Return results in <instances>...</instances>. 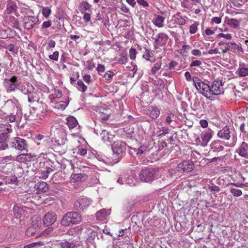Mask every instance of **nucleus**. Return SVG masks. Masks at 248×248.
<instances>
[{
  "mask_svg": "<svg viewBox=\"0 0 248 248\" xmlns=\"http://www.w3.org/2000/svg\"><path fill=\"white\" fill-rule=\"evenodd\" d=\"M28 102L30 103H32L36 101L35 94L34 93H30L28 94Z\"/></svg>",
  "mask_w": 248,
  "mask_h": 248,
  "instance_id": "79ce46f5",
  "label": "nucleus"
},
{
  "mask_svg": "<svg viewBox=\"0 0 248 248\" xmlns=\"http://www.w3.org/2000/svg\"><path fill=\"white\" fill-rule=\"evenodd\" d=\"M90 7V5L87 2H83L80 4V10L82 12L89 9Z\"/></svg>",
  "mask_w": 248,
  "mask_h": 248,
  "instance_id": "e433bc0d",
  "label": "nucleus"
},
{
  "mask_svg": "<svg viewBox=\"0 0 248 248\" xmlns=\"http://www.w3.org/2000/svg\"><path fill=\"white\" fill-rule=\"evenodd\" d=\"M23 20L24 27L28 30L33 28L39 21L38 18L34 16H25Z\"/></svg>",
  "mask_w": 248,
  "mask_h": 248,
  "instance_id": "f8f14e48",
  "label": "nucleus"
},
{
  "mask_svg": "<svg viewBox=\"0 0 248 248\" xmlns=\"http://www.w3.org/2000/svg\"><path fill=\"white\" fill-rule=\"evenodd\" d=\"M169 36L165 33H160L155 39L154 45L162 46L167 44Z\"/></svg>",
  "mask_w": 248,
  "mask_h": 248,
  "instance_id": "f3484780",
  "label": "nucleus"
},
{
  "mask_svg": "<svg viewBox=\"0 0 248 248\" xmlns=\"http://www.w3.org/2000/svg\"><path fill=\"white\" fill-rule=\"evenodd\" d=\"M94 132L97 134H100L102 140L104 142H106L107 141H109V137L108 135V132L105 129H103L102 128H96L94 129Z\"/></svg>",
  "mask_w": 248,
  "mask_h": 248,
  "instance_id": "412c9836",
  "label": "nucleus"
},
{
  "mask_svg": "<svg viewBox=\"0 0 248 248\" xmlns=\"http://www.w3.org/2000/svg\"><path fill=\"white\" fill-rule=\"evenodd\" d=\"M78 154L81 156H84L87 154V150L83 147L79 148L78 149Z\"/></svg>",
  "mask_w": 248,
  "mask_h": 248,
  "instance_id": "052dcab7",
  "label": "nucleus"
},
{
  "mask_svg": "<svg viewBox=\"0 0 248 248\" xmlns=\"http://www.w3.org/2000/svg\"><path fill=\"white\" fill-rule=\"evenodd\" d=\"M57 220V215L55 212H48L44 216L43 223L46 226L53 224Z\"/></svg>",
  "mask_w": 248,
  "mask_h": 248,
  "instance_id": "4468645a",
  "label": "nucleus"
},
{
  "mask_svg": "<svg viewBox=\"0 0 248 248\" xmlns=\"http://www.w3.org/2000/svg\"><path fill=\"white\" fill-rule=\"evenodd\" d=\"M7 132L4 131L0 134V143H7V140L9 138V129H7Z\"/></svg>",
  "mask_w": 248,
  "mask_h": 248,
  "instance_id": "c85d7f7f",
  "label": "nucleus"
},
{
  "mask_svg": "<svg viewBox=\"0 0 248 248\" xmlns=\"http://www.w3.org/2000/svg\"><path fill=\"white\" fill-rule=\"evenodd\" d=\"M72 179L74 182L82 181L86 179V176L82 173L74 174L72 175Z\"/></svg>",
  "mask_w": 248,
  "mask_h": 248,
  "instance_id": "c756f323",
  "label": "nucleus"
},
{
  "mask_svg": "<svg viewBox=\"0 0 248 248\" xmlns=\"http://www.w3.org/2000/svg\"><path fill=\"white\" fill-rule=\"evenodd\" d=\"M92 203V201L88 198H85L76 201L74 204V208L78 211H83L88 207Z\"/></svg>",
  "mask_w": 248,
  "mask_h": 248,
  "instance_id": "9d476101",
  "label": "nucleus"
},
{
  "mask_svg": "<svg viewBox=\"0 0 248 248\" xmlns=\"http://www.w3.org/2000/svg\"><path fill=\"white\" fill-rule=\"evenodd\" d=\"M137 54L136 50L135 48H130L129 50V56L131 60H134L136 58Z\"/></svg>",
  "mask_w": 248,
  "mask_h": 248,
  "instance_id": "5fc2aeb1",
  "label": "nucleus"
},
{
  "mask_svg": "<svg viewBox=\"0 0 248 248\" xmlns=\"http://www.w3.org/2000/svg\"><path fill=\"white\" fill-rule=\"evenodd\" d=\"M10 145L11 147L20 151H27L28 146L27 141L19 137L13 138L10 142Z\"/></svg>",
  "mask_w": 248,
  "mask_h": 248,
  "instance_id": "0eeeda50",
  "label": "nucleus"
},
{
  "mask_svg": "<svg viewBox=\"0 0 248 248\" xmlns=\"http://www.w3.org/2000/svg\"><path fill=\"white\" fill-rule=\"evenodd\" d=\"M17 6L15 3H11L7 6L6 11L8 14L16 12L17 10Z\"/></svg>",
  "mask_w": 248,
  "mask_h": 248,
  "instance_id": "473e14b6",
  "label": "nucleus"
},
{
  "mask_svg": "<svg viewBox=\"0 0 248 248\" xmlns=\"http://www.w3.org/2000/svg\"><path fill=\"white\" fill-rule=\"evenodd\" d=\"M214 131L210 128H207L202 132L201 137L195 139V143L197 145L205 147L207 146L209 141L214 135Z\"/></svg>",
  "mask_w": 248,
  "mask_h": 248,
  "instance_id": "20e7f679",
  "label": "nucleus"
},
{
  "mask_svg": "<svg viewBox=\"0 0 248 248\" xmlns=\"http://www.w3.org/2000/svg\"><path fill=\"white\" fill-rule=\"evenodd\" d=\"M110 214L109 210L103 209L98 211L96 214V218L98 220H103Z\"/></svg>",
  "mask_w": 248,
  "mask_h": 248,
  "instance_id": "4be33fe9",
  "label": "nucleus"
},
{
  "mask_svg": "<svg viewBox=\"0 0 248 248\" xmlns=\"http://www.w3.org/2000/svg\"><path fill=\"white\" fill-rule=\"evenodd\" d=\"M41 224V220H36V219H33L32 220L31 225V227H33L34 228L36 229H38L39 226Z\"/></svg>",
  "mask_w": 248,
  "mask_h": 248,
  "instance_id": "c03bdc74",
  "label": "nucleus"
},
{
  "mask_svg": "<svg viewBox=\"0 0 248 248\" xmlns=\"http://www.w3.org/2000/svg\"><path fill=\"white\" fill-rule=\"evenodd\" d=\"M174 17L175 22L179 25H184L186 23L185 18L181 16L180 13H177L175 15Z\"/></svg>",
  "mask_w": 248,
  "mask_h": 248,
  "instance_id": "bb28decb",
  "label": "nucleus"
},
{
  "mask_svg": "<svg viewBox=\"0 0 248 248\" xmlns=\"http://www.w3.org/2000/svg\"><path fill=\"white\" fill-rule=\"evenodd\" d=\"M67 124L70 129H73L78 125V122L74 117L69 116L67 118Z\"/></svg>",
  "mask_w": 248,
  "mask_h": 248,
  "instance_id": "b1692460",
  "label": "nucleus"
},
{
  "mask_svg": "<svg viewBox=\"0 0 248 248\" xmlns=\"http://www.w3.org/2000/svg\"><path fill=\"white\" fill-rule=\"evenodd\" d=\"M199 23L197 22H195L192 24L189 28V32L191 34H194L196 32Z\"/></svg>",
  "mask_w": 248,
  "mask_h": 248,
  "instance_id": "c9c22d12",
  "label": "nucleus"
},
{
  "mask_svg": "<svg viewBox=\"0 0 248 248\" xmlns=\"http://www.w3.org/2000/svg\"><path fill=\"white\" fill-rule=\"evenodd\" d=\"M60 245L62 248H75L76 247L74 243L66 241L60 243Z\"/></svg>",
  "mask_w": 248,
  "mask_h": 248,
  "instance_id": "7c9ffc66",
  "label": "nucleus"
},
{
  "mask_svg": "<svg viewBox=\"0 0 248 248\" xmlns=\"http://www.w3.org/2000/svg\"><path fill=\"white\" fill-rule=\"evenodd\" d=\"M221 22V18L219 17H213L211 19V23H216L218 24Z\"/></svg>",
  "mask_w": 248,
  "mask_h": 248,
  "instance_id": "bf43d9fd",
  "label": "nucleus"
},
{
  "mask_svg": "<svg viewBox=\"0 0 248 248\" xmlns=\"http://www.w3.org/2000/svg\"><path fill=\"white\" fill-rule=\"evenodd\" d=\"M191 53L193 55L200 57L202 55V52L199 49H193L191 51Z\"/></svg>",
  "mask_w": 248,
  "mask_h": 248,
  "instance_id": "69168bd1",
  "label": "nucleus"
},
{
  "mask_svg": "<svg viewBox=\"0 0 248 248\" xmlns=\"http://www.w3.org/2000/svg\"><path fill=\"white\" fill-rule=\"evenodd\" d=\"M69 101H60L57 104L59 108L64 109L68 105Z\"/></svg>",
  "mask_w": 248,
  "mask_h": 248,
  "instance_id": "de8ad7c7",
  "label": "nucleus"
},
{
  "mask_svg": "<svg viewBox=\"0 0 248 248\" xmlns=\"http://www.w3.org/2000/svg\"><path fill=\"white\" fill-rule=\"evenodd\" d=\"M51 25V21L50 20H48L47 21H45L42 24V29H46L50 27Z\"/></svg>",
  "mask_w": 248,
  "mask_h": 248,
  "instance_id": "680f3d73",
  "label": "nucleus"
},
{
  "mask_svg": "<svg viewBox=\"0 0 248 248\" xmlns=\"http://www.w3.org/2000/svg\"><path fill=\"white\" fill-rule=\"evenodd\" d=\"M16 76H13L11 78H5L3 81V85L8 93L14 92L19 85Z\"/></svg>",
  "mask_w": 248,
  "mask_h": 248,
  "instance_id": "1a4fd4ad",
  "label": "nucleus"
},
{
  "mask_svg": "<svg viewBox=\"0 0 248 248\" xmlns=\"http://www.w3.org/2000/svg\"><path fill=\"white\" fill-rule=\"evenodd\" d=\"M34 157V156L33 155H31V154H25V163L31 161L32 160Z\"/></svg>",
  "mask_w": 248,
  "mask_h": 248,
  "instance_id": "6e6d98bb",
  "label": "nucleus"
},
{
  "mask_svg": "<svg viewBox=\"0 0 248 248\" xmlns=\"http://www.w3.org/2000/svg\"><path fill=\"white\" fill-rule=\"evenodd\" d=\"M230 51L234 53H237L239 52H243V48L236 43H226V46L224 48L222 49V53H225Z\"/></svg>",
  "mask_w": 248,
  "mask_h": 248,
  "instance_id": "ddd939ff",
  "label": "nucleus"
},
{
  "mask_svg": "<svg viewBox=\"0 0 248 248\" xmlns=\"http://www.w3.org/2000/svg\"><path fill=\"white\" fill-rule=\"evenodd\" d=\"M37 187L38 191L42 192H46L48 190L47 184L44 182L38 183Z\"/></svg>",
  "mask_w": 248,
  "mask_h": 248,
  "instance_id": "cd10ccee",
  "label": "nucleus"
},
{
  "mask_svg": "<svg viewBox=\"0 0 248 248\" xmlns=\"http://www.w3.org/2000/svg\"><path fill=\"white\" fill-rule=\"evenodd\" d=\"M82 217L81 215L76 212H69L65 214L61 220V224L65 227L70 226L80 222Z\"/></svg>",
  "mask_w": 248,
  "mask_h": 248,
  "instance_id": "f03ea898",
  "label": "nucleus"
},
{
  "mask_svg": "<svg viewBox=\"0 0 248 248\" xmlns=\"http://www.w3.org/2000/svg\"><path fill=\"white\" fill-rule=\"evenodd\" d=\"M161 65V62H156L152 68L151 72L153 74H155L156 71L159 70Z\"/></svg>",
  "mask_w": 248,
  "mask_h": 248,
  "instance_id": "a18cd8bd",
  "label": "nucleus"
},
{
  "mask_svg": "<svg viewBox=\"0 0 248 248\" xmlns=\"http://www.w3.org/2000/svg\"><path fill=\"white\" fill-rule=\"evenodd\" d=\"M240 20L234 18H228L227 19V24L231 28L237 29L239 27Z\"/></svg>",
  "mask_w": 248,
  "mask_h": 248,
  "instance_id": "393cba45",
  "label": "nucleus"
},
{
  "mask_svg": "<svg viewBox=\"0 0 248 248\" xmlns=\"http://www.w3.org/2000/svg\"><path fill=\"white\" fill-rule=\"evenodd\" d=\"M3 108L10 114L16 112L18 110L16 104L12 100H8L3 107Z\"/></svg>",
  "mask_w": 248,
  "mask_h": 248,
  "instance_id": "2eb2a0df",
  "label": "nucleus"
},
{
  "mask_svg": "<svg viewBox=\"0 0 248 248\" xmlns=\"http://www.w3.org/2000/svg\"><path fill=\"white\" fill-rule=\"evenodd\" d=\"M208 189L213 192V194H215L216 192H218L220 191V188L218 186L216 185H212L209 186L208 187Z\"/></svg>",
  "mask_w": 248,
  "mask_h": 248,
  "instance_id": "864d4df0",
  "label": "nucleus"
},
{
  "mask_svg": "<svg viewBox=\"0 0 248 248\" xmlns=\"http://www.w3.org/2000/svg\"><path fill=\"white\" fill-rule=\"evenodd\" d=\"M217 137L223 140H229L231 137L230 129L228 126H225L223 129L218 131Z\"/></svg>",
  "mask_w": 248,
  "mask_h": 248,
  "instance_id": "dca6fc26",
  "label": "nucleus"
},
{
  "mask_svg": "<svg viewBox=\"0 0 248 248\" xmlns=\"http://www.w3.org/2000/svg\"><path fill=\"white\" fill-rule=\"evenodd\" d=\"M237 72L240 77H244L248 76V68L240 67L238 68Z\"/></svg>",
  "mask_w": 248,
  "mask_h": 248,
  "instance_id": "2f4dec72",
  "label": "nucleus"
},
{
  "mask_svg": "<svg viewBox=\"0 0 248 248\" xmlns=\"http://www.w3.org/2000/svg\"><path fill=\"white\" fill-rule=\"evenodd\" d=\"M59 53L58 51H56L53 53L49 56V58L51 60L57 61L59 58Z\"/></svg>",
  "mask_w": 248,
  "mask_h": 248,
  "instance_id": "09e8293b",
  "label": "nucleus"
},
{
  "mask_svg": "<svg viewBox=\"0 0 248 248\" xmlns=\"http://www.w3.org/2000/svg\"><path fill=\"white\" fill-rule=\"evenodd\" d=\"M96 70L98 72H104L105 70V67L104 65L98 64L96 68Z\"/></svg>",
  "mask_w": 248,
  "mask_h": 248,
  "instance_id": "0e129e2a",
  "label": "nucleus"
},
{
  "mask_svg": "<svg viewBox=\"0 0 248 248\" xmlns=\"http://www.w3.org/2000/svg\"><path fill=\"white\" fill-rule=\"evenodd\" d=\"M207 98L212 100L213 95L221 94L224 92L222 81L220 80L214 81L211 85H209Z\"/></svg>",
  "mask_w": 248,
  "mask_h": 248,
  "instance_id": "39448f33",
  "label": "nucleus"
},
{
  "mask_svg": "<svg viewBox=\"0 0 248 248\" xmlns=\"http://www.w3.org/2000/svg\"><path fill=\"white\" fill-rule=\"evenodd\" d=\"M47 166H49V167H51V168L56 170L57 169V166L56 164L57 163L51 161L49 159H46V163Z\"/></svg>",
  "mask_w": 248,
  "mask_h": 248,
  "instance_id": "37998d69",
  "label": "nucleus"
},
{
  "mask_svg": "<svg viewBox=\"0 0 248 248\" xmlns=\"http://www.w3.org/2000/svg\"><path fill=\"white\" fill-rule=\"evenodd\" d=\"M137 1L139 5H142L144 7L149 6L148 3L144 0H137Z\"/></svg>",
  "mask_w": 248,
  "mask_h": 248,
  "instance_id": "e2e57ef3",
  "label": "nucleus"
},
{
  "mask_svg": "<svg viewBox=\"0 0 248 248\" xmlns=\"http://www.w3.org/2000/svg\"><path fill=\"white\" fill-rule=\"evenodd\" d=\"M37 230V229L34 228L33 227L30 226L27 230L26 233L28 236H31L35 233Z\"/></svg>",
  "mask_w": 248,
  "mask_h": 248,
  "instance_id": "a19ab883",
  "label": "nucleus"
},
{
  "mask_svg": "<svg viewBox=\"0 0 248 248\" xmlns=\"http://www.w3.org/2000/svg\"><path fill=\"white\" fill-rule=\"evenodd\" d=\"M146 114L153 119H156L160 114V109L156 106H149L146 110Z\"/></svg>",
  "mask_w": 248,
  "mask_h": 248,
  "instance_id": "6ab92c4d",
  "label": "nucleus"
},
{
  "mask_svg": "<svg viewBox=\"0 0 248 248\" xmlns=\"http://www.w3.org/2000/svg\"><path fill=\"white\" fill-rule=\"evenodd\" d=\"M210 149L213 152H219L224 149L223 142L219 140L213 141L210 144Z\"/></svg>",
  "mask_w": 248,
  "mask_h": 248,
  "instance_id": "a211bd4d",
  "label": "nucleus"
},
{
  "mask_svg": "<svg viewBox=\"0 0 248 248\" xmlns=\"http://www.w3.org/2000/svg\"><path fill=\"white\" fill-rule=\"evenodd\" d=\"M192 81L196 89L207 98L208 94V91L209 90V85L204 83L197 77H193Z\"/></svg>",
  "mask_w": 248,
  "mask_h": 248,
  "instance_id": "6e6552de",
  "label": "nucleus"
},
{
  "mask_svg": "<svg viewBox=\"0 0 248 248\" xmlns=\"http://www.w3.org/2000/svg\"><path fill=\"white\" fill-rule=\"evenodd\" d=\"M13 212L15 217L16 218H19L23 215L24 211L20 207L17 205H15L13 208Z\"/></svg>",
  "mask_w": 248,
  "mask_h": 248,
  "instance_id": "a878e982",
  "label": "nucleus"
},
{
  "mask_svg": "<svg viewBox=\"0 0 248 248\" xmlns=\"http://www.w3.org/2000/svg\"><path fill=\"white\" fill-rule=\"evenodd\" d=\"M218 36L228 40H231L232 38V35L230 33L224 34L223 33H220L218 34Z\"/></svg>",
  "mask_w": 248,
  "mask_h": 248,
  "instance_id": "8fccbe9b",
  "label": "nucleus"
},
{
  "mask_svg": "<svg viewBox=\"0 0 248 248\" xmlns=\"http://www.w3.org/2000/svg\"><path fill=\"white\" fill-rule=\"evenodd\" d=\"M7 48L9 49L10 51L12 52L14 54H16L18 52V48L17 46H16L13 44L9 45L8 46Z\"/></svg>",
  "mask_w": 248,
  "mask_h": 248,
  "instance_id": "ea45409f",
  "label": "nucleus"
},
{
  "mask_svg": "<svg viewBox=\"0 0 248 248\" xmlns=\"http://www.w3.org/2000/svg\"><path fill=\"white\" fill-rule=\"evenodd\" d=\"M17 181V178L15 176H10L6 178V183L8 184H15Z\"/></svg>",
  "mask_w": 248,
  "mask_h": 248,
  "instance_id": "49530a36",
  "label": "nucleus"
},
{
  "mask_svg": "<svg viewBox=\"0 0 248 248\" xmlns=\"http://www.w3.org/2000/svg\"><path fill=\"white\" fill-rule=\"evenodd\" d=\"M165 20V18L161 16H157L155 18L153 22L154 24L158 28H161L164 26V21Z\"/></svg>",
  "mask_w": 248,
  "mask_h": 248,
  "instance_id": "5701e85b",
  "label": "nucleus"
},
{
  "mask_svg": "<svg viewBox=\"0 0 248 248\" xmlns=\"http://www.w3.org/2000/svg\"><path fill=\"white\" fill-rule=\"evenodd\" d=\"M194 164L190 160H184L180 162L177 167V170L180 172H188L193 170Z\"/></svg>",
  "mask_w": 248,
  "mask_h": 248,
  "instance_id": "9b49d317",
  "label": "nucleus"
},
{
  "mask_svg": "<svg viewBox=\"0 0 248 248\" xmlns=\"http://www.w3.org/2000/svg\"><path fill=\"white\" fill-rule=\"evenodd\" d=\"M158 170L152 167L142 170L140 173L141 181L145 182H151L158 178Z\"/></svg>",
  "mask_w": 248,
  "mask_h": 248,
  "instance_id": "7ed1b4c3",
  "label": "nucleus"
},
{
  "mask_svg": "<svg viewBox=\"0 0 248 248\" xmlns=\"http://www.w3.org/2000/svg\"><path fill=\"white\" fill-rule=\"evenodd\" d=\"M230 190L232 194L235 197L240 196L242 194L241 190L239 189L232 188Z\"/></svg>",
  "mask_w": 248,
  "mask_h": 248,
  "instance_id": "4c0bfd02",
  "label": "nucleus"
},
{
  "mask_svg": "<svg viewBox=\"0 0 248 248\" xmlns=\"http://www.w3.org/2000/svg\"><path fill=\"white\" fill-rule=\"evenodd\" d=\"M240 129L241 132L245 133H248V130L247 129V123H242L240 127Z\"/></svg>",
  "mask_w": 248,
  "mask_h": 248,
  "instance_id": "338daca9",
  "label": "nucleus"
},
{
  "mask_svg": "<svg viewBox=\"0 0 248 248\" xmlns=\"http://www.w3.org/2000/svg\"><path fill=\"white\" fill-rule=\"evenodd\" d=\"M46 159L44 162H40L38 166V171L46 170Z\"/></svg>",
  "mask_w": 248,
  "mask_h": 248,
  "instance_id": "13d9d810",
  "label": "nucleus"
},
{
  "mask_svg": "<svg viewBox=\"0 0 248 248\" xmlns=\"http://www.w3.org/2000/svg\"><path fill=\"white\" fill-rule=\"evenodd\" d=\"M38 176L39 178L43 179H46L48 176V174L47 173V172H46L45 170H43L38 171Z\"/></svg>",
  "mask_w": 248,
  "mask_h": 248,
  "instance_id": "58836bf2",
  "label": "nucleus"
},
{
  "mask_svg": "<svg viewBox=\"0 0 248 248\" xmlns=\"http://www.w3.org/2000/svg\"><path fill=\"white\" fill-rule=\"evenodd\" d=\"M50 135L52 138L59 145L65 144L67 141L66 131L61 126L58 127L55 126H52Z\"/></svg>",
  "mask_w": 248,
  "mask_h": 248,
  "instance_id": "f257e3e1",
  "label": "nucleus"
},
{
  "mask_svg": "<svg viewBox=\"0 0 248 248\" xmlns=\"http://www.w3.org/2000/svg\"><path fill=\"white\" fill-rule=\"evenodd\" d=\"M113 75L114 74L113 72L108 71L104 75V78L106 80H110L112 79Z\"/></svg>",
  "mask_w": 248,
  "mask_h": 248,
  "instance_id": "603ef678",
  "label": "nucleus"
},
{
  "mask_svg": "<svg viewBox=\"0 0 248 248\" xmlns=\"http://www.w3.org/2000/svg\"><path fill=\"white\" fill-rule=\"evenodd\" d=\"M51 13V9L48 7H43L42 9V14L46 18H48Z\"/></svg>",
  "mask_w": 248,
  "mask_h": 248,
  "instance_id": "f704fd0d",
  "label": "nucleus"
},
{
  "mask_svg": "<svg viewBox=\"0 0 248 248\" xmlns=\"http://www.w3.org/2000/svg\"><path fill=\"white\" fill-rule=\"evenodd\" d=\"M111 147L115 157L119 159L122 157L123 154L125 152L126 144L123 141H116L114 142Z\"/></svg>",
  "mask_w": 248,
  "mask_h": 248,
  "instance_id": "423d86ee",
  "label": "nucleus"
},
{
  "mask_svg": "<svg viewBox=\"0 0 248 248\" xmlns=\"http://www.w3.org/2000/svg\"><path fill=\"white\" fill-rule=\"evenodd\" d=\"M77 84L79 87L78 88L79 91L84 93L87 90V87L84 84L82 80H79L77 82Z\"/></svg>",
  "mask_w": 248,
  "mask_h": 248,
  "instance_id": "72a5a7b5",
  "label": "nucleus"
},
{
  "mask_svg": "<svg viewBox=\"0 0 248 248\" xmlns=\"http://www.w3.org/2000/svg\"><path fill=\"white\" fill-rule=\"evenodd\" d=\"M16 160L18 162L25 163V154L18 155L16 156Z\"/></svg>",
  "mask_w": 248,
  "mask_h": 248,
  "instance_id": "3c124183",
  "label": "nucleus"
},
{
  "mask_svg": "<svg viewBox=\"0 0 248 248\" xmlns=\"http://www.w3.org/2000/svg\"><path fill=\"white\" fill-rule=\"evenodd\" d=\"M237 152L241 156L248 159V144L245 142H242Z\"/></svg>",
  "mask_w": 248,
  "mask_h": 248,
  "instance_id": "aec40b11",
  "label": "nucleus"
},
{
  "mask_svg": "<svg viewBox=\"0 0 248 248\" xmlns=\"http://www.w3.org/2000/svg\"><path fill=\"white\" fill-rule=\"evenodd\" d=\"M127 58L126 56L122 55L119 60V62L121 64H124L127 62Z\"/></svg>",
  "mask_w": 248,
  "mask_h": 248,
  "instance_id": "774afa93",
  "label": "nucleus"
},
{
  "mask_svg": "<svg viewBox=\"0 0 248 248\" xmlns=\"http://www.w3.org/2000/svg\"><path fill=\"white\" fill-rule=\"evenodd\" d=\"M202 62L200 60H196L192 61L190 64V67L200 66Z\"/></svg>",
  "mask_w": 248,
  "mask_h": 248,
  "instance_id": "4d7b16f0",
  "label": "nucleus"
}]
</instances>
